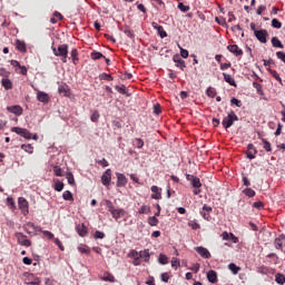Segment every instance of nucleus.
<instances>
[{
  "label": "nucleus",
  "mask_w": 285,
  "mask_h": 285,
  "mask_svg": "<svg viewBox=\"0 0 285 285\" xmlns=\"http://www.w3.org/2000/svg\"><path fill=\"white\" fill-rule=\"evenodd\" d=\"M238 120H239V117H237V116L235 115V111H230V112L227 115V117H225V118L223 119V127L226 128V129H228V128H230V127L235 124V121H238Z\"/></svg>",
  "instance_id": "1"
},
{
  "label": "nucleus",
  "mask_w": 285,
  "mask_h": 285,
  "mask_svg": "<svg viewBox=\"0 0 285 285\" xmlns=\"http://www.w3.org/2000/svg\"><path fill=\"white\" fill-rule=\"evenodd\" d=\"M56 57H61V61L63 63H67V61H68V45H60L58 47V53H56Z\"/></svg>",
  "instance_id": "2"
},
{
  "label": "nucleus",
  "mask_w": 285,
  "mask_h": 285,
  "mask_svg": "<svg viewBox=\"0 0 285 285\" xmlns=\"http://www.w3.org/2000/svg\"><path fill=\"white\" fill-rule=\"evenodd\" d=\"M12 132H16L17 135H20V137H24V139H32V134L30 130L21 127H12Z\"/></svg>",
  "instance_id": "3"
},
{
  "label": "nucleus",
  "mask_w": 285,
  "mask_h": 285,
  "mask_svg": "<svg viewBox=\"0 0 285 285\" xmlns=\"http://www.w3.org/2000/svg\"><path fill=\"white\" fill-rule=\"evenodd\" d=\"M16 238L18 244H20V246H30V239H28V236H26L23 233H16Z\"/></svg>",
  "instance_id": "4"
},
{
  "label": "nucleus",
  "mask_w": 285,
  "mask_h": 285,
  "mask_svg": "<svg viewBox=\"0 0 285 285\" xmlns=\"http://www.w3.org/2000/svg\"><path fill=\"white\" fill-rule=\"evenodd\" d=\"M254 36L256 37V39H258L261 43H266V37H268V31L266 29H261L258 31H255Z\"/></svg>",
  "instance_id": "5"
},
{
  "label": "nucleus",
  "mask_w": 285,
  "mask_h": 285,
  "mask_svg": "<svg viewBox=\"0 0 285 285\" xmlns=\"http://www.w3.org/2000/svg\"><path fill=\"white\" fill-rule=\"evenodd\" d=\"M18 206L22 213V215H28L30 210L28 209V200L23 197L18 199Z\"/></svg>",
  "instance_id": "6"
},
{
  "label": "nucleus",
  "mask_w": 285,
  "mask_h": 285,
  "mask_svg": "<svg viewBox=\"0 0 285 285\" xmlns=\"http://www.w3.org/2000/svg\"><path fill=\"white\" fill-rule=\"evenodd\" d=\"M111 179H112V170L107 169L101 176L102 186H110Z\"/></svg>",
  "instance_id": "7"
},
{
  "label": "nucleus",
  "mask_w": 285,
  "mask_h": 285,
  "mask_svg": "<svg viewBox=\"0 0 285 285\" xmlns=\"http://www.w3.org/2000/svg\"><path fill=\"white\" fill-rule=\"evenodd\" d=\"M116 177H117L116 186L118 188H124V186H126L128 184V178H126V176L124 174L117 173Z\"/></svg>",
  "instance_id": "8"
},
{
  "label": "nucleus",
  "mask_w": 285,
  "mask_h": 285,
  "mask_svg": "<svg viewBox=\"0 0 285 285\" xmlns=\"http://www.w3.org/2000/svg\"><path fill=\"white\" fill-rule=\"evenodd\" d=\"M196 253H198V255H200V257H203L204 259H210V252L202 246L195 247Z\"/></svg>",
  "instance_id": "9"
},
{
  "label": "nucleus",
  "mask_w": 285,
  "mask_h": 285,
  "mask_svg": "<svg viewBox=\"0 0 285 285\" xmlns=\"http://www.w3.org/2000/svg\"><path fill=\"white\" fill-rule=\"evenodd\" d=\"M8 112H11L12 115H17L18 117L23 115V108L19 105L9 106L7 107Z\"/></svg>",
  "instance_id": "10"
},
{
  "label": "nucleus",
  "mask_w": 285,
  "mask_h": 285,
  "mask_svg": "<svg viewBox=\"0 0 285 285\" xmlns=\"http://www.w3.org/2000/svg\"><path fill=\"white\" fill-rule=\"evenodd\" d=\"M227 50L229 52H232L233 55H235V57H242V55H244V51L242 49H239V47L237 45L227 46Z\"/></svg>",
  "instance_id": "11"
},
{
  "label": "nucleus",
  "mask_w": 285,
  "mask_h": 285,
  "mask_svg": "<svg viewBox=\"0 0 285 285\" xmlns=\"http://www.w3.org/2000/svg\"><path fill=\"white\" fill-rule=\"evenodd\" d=\"M153 28L157 30L160 39H166V37H168V33H166L164 27L159 26L157 22H153Z\"/></svg>",
  "instance_id": "12"
},
{
  "label": "nucleus",
  "mask_w": 285,
  "mask_h": 285,
  "mask_svg": "<svg viewBox=\"0 0 285 285\" xmlns=\"http://www.w3.org/2000/svg\"><path fill=\"white\" fill-rule=\"evenodd\" d=\"M255 155H257V149H255L254 144H249L247 146V159H255Z\"/></svg>",
  "instance_id": "13"
},
{
  "label": "nucleus",
  "mask_w": 285,
  "mask_h": 285,
  "mask_svg": "<svg viewBox=\"0 0 285 285\" xmlns=\"http://www.w3.org/2000/svg\"><path fill=\"white\" fill-rule=\"evenodd\" d=\"M173 60L175 61L176 67L180 70H184V68H186V61H184L181 57H179V55H175Z\"/></svg>",
  "instance_id": "14"
},
{
  "label": "nucleus",
  "mask_w": 285,
  "mask_h": 285,
  "mask_svg": "<svg viewBox=\"0 0 285 285\" xmlns=\"http://www.w3.org/2000/svg\"><path fill=\"white\" fill-rule=\"evenodd\" d=\"M37 99L41 104H48L50 101V97L48 96V94H46L43 91H38L37 92Z\"/></svg>",
  "instance_id": "15"
},
{
  "label": "nucleus",
  "mask_w": 285,
  "mask_h": 285,
  "mask_svg": "<svg viewBox=\"0 0 285 285\" xmlns=\"http://www.w3.org/2000/svg\"><path fill=\"white\" fill-rule=\"evenodd\" d=\"M76 232L78 233V235L80 237H86V235H88V228L83 224L77 225L76 226Z\"/></svg>",
  "instance_id": "16"
},
{
  "label": "nucleus",
  "mask_w": 285,
  "mask_h": 285,
  "mask_svg": "<svg viewBox=\"0 0 285 285\" xmlns=\"http://www.w3.org/2000/svg\"><path fill=\"white\" fill-rule=\"evenodd\" d=\"M124 215H126V209H124V208L116 209L111 214L112 218L116 219V222H119V219H121V217H124Z\"/></svg>",
  "instance_id": "17"
},
{
  "label": "nucleus",
  "mask_w": 285,
  "mask_h": 285,
  "mask_svg": "<svg viewBox=\"0 0 285 285\" xmlns=\"http://www.w3.org/2000/svg\"><path fill=\"white\" fill-rule=\"evenodd\" d=\"M207 279L210 284H217V272L213 269L207 272Z\"/></svg>",
  "instance_id": "18"
},
{
  "label": "nucleus",
  "mask_w": 285,
  "mask_h": 285,
  "mask_svg": "<svg viewBox=\"0 0 285 285\" xmlns=\"http://www.w3.org/2000/svg\"><path fill=\"white\" fill-rule=\"evenodd\" d=\"M284 239H285L284 234H282L278 238L275 239L274 245H275V248H277V250H282V247L284 246Z\"/></svg>",
  "instance_id": "19"
},
{
  "label": "nucleus",
  "mask_w": 285,
  "mask_h": 285,
  "mask_svg": "<svg viewBox=\"0 0 285 285\" xmlns=\"http://www.w3.org/2000/svg\"><path fill=\"white\" fill-rule=\"evenodd\" d=\"M223 77L226 83H229V86H234V88H237V82H235V79L233 78V76L224 72Z\"/></svg>",
  "instance_id": "20"
},
{
  "label": "nucleus",
  "mask_w": 285,
  "mask_h": 285,
  "mask_svg": "<svg viewBox=\"0 0 285 285\" xmlns=\"http://www.w3.org/2000/svg\"><path fill=\"white\" fill-rule=\"evenodd\" d=\"M1 85L3 86L4 90H12V80L8 78H3L1 80Z\"/></svg>",
  "instance_id": "21"
},
{
  "label": "nucleus",
  "mask_w": 285,
  "mask_h": 285,
  "mask_svg": "<svg viewBox=\"0 0 285 285\" xmlns=\"http://www.w3.org/2000/svg\"><path fill=\"white\" fill-rule=\"evenodd\" d=\"M16 48H17V50H19V52H26V42L17 39Z\"/></svg>",
  "instance_id": "22"
},
{
  "label": "nucleus",
  "mask_w": 285,
  "mask_h": 285,
  "mask_svg": "<svg viewBox=\"0 0 285 285\" xmlns=\"http://www.w3.org/2000/svg\"><path fill=\"white\" fill-rule=\"evenodd\" d=\"M272 46H273V48L284 49V45L282 43V41L277 37L272 38Z\"/></svg>",
  "instance_id": "23"
},
{
  "label": "nucleus",
  "mask_w": 285,
  "mask_h": 285,
  "mask_svg": "<svg viewBox=\"0 0 285 285\" xmlns=\"http://www.w3.org/2000/svg\"><path fill=\"white\" fill-rule=\"evenodd\" d=\"M139 257L145 259V262H150V250L149 249L140 250Z\"/></svg>",
  "instance_id": "24"
},
{
  "label": "nucleus",
  "mask_w": 285,
  "mask_h": 285,
  "mask_svg": "<svg viewBox=\"0 0 285 285\" xmlns=\"http://www.w3.org/2000/svg\"><path fill=\"white\" fill-rule=\"evenodd\" d=\"M158 264L166 266V264H168V256H166V254H159Z\"/></svg>",
  "instance_id": "25"
},
{
  "label": "nucleus",
  "mask_w": 285,
  "mask_h": 285,
  "mask_svg": "<svg viewBox=\"0 0 285 285\" xmlns=\"http://www.w3.org/2000/svg\"><path fill=\"white\" fill-rule=\"evenodd\" d=\"M66 179H67L69 186H75V184H76L75 183V175H72V171H68L66 174Z\"/></svg>",
  "instance_id": "26"
},
{
  "label": "nucleus",
  "mask_w": 285,
  "mask_h": 285,
  "mask_svg": "<svg viewBox=\"0 0 285 285\" xmlns=\"http://www.w3.org/2000/svg\"><path fill=\"white\" fill-rule=\"evenodd\" d=\"M102 282H110V284H115V276L110 273L105 274V276L101 277Z\"/></svg>",
  "instance_id": "27"
},
{
  "label": "nucleus",
  "mask_w": 285,
  "mask_h": 285,
  "mask_svg": "<svg viewBox=\"0 0 285 285\" xmlns=\"http://www.w3.org/2000/svg\"><path fill=\"white\" fill-rule=\"evenodd\" d=\"M229 271H232L233 275H237L242 271V267L235 265V263H230L228 265Z\"/></svg>",
  "instance_id": "28"
},
{
  "label": "nucleus",
  "mask_w": 285,
  "mask_h": 285,
  "mask_svg": "<svg viewBox=\"0 0 285 285\" xmlns=\"http://www.w3.org/2000/svg\"><path fill=\"white\" fill-rule=\"evenodd\" d=\"M62 198L65 199V202H73L75 197L72 196V193L70 190H66L62 194Z\"/></svg>",
  "instance_id": "29"
},
{
  "label": "nucleus",
  "mask_w": 285,
  "mask_h": 285,
  "mask_svg": "<svg viewBox=\"0 0 285 285\" xmlns=\"http://www.w3.org/2000/svg\"><path fill=\"white\" fill-rule=\"evenodd\" d=\"M193 188H202V180H199V177L195 176L193 180L190 181Z\"/></svg>",
  "instance_id": "30"
},
{
  "label": "nucleus",
  "mask_w": 285,
  "mask_h": 285,
  "mask_svg": "<svg viewBox=\"0 0 285 285\" xmlns=\"http://www.w3.org/2000/svg\"><path fill=\"white\" fill-rule=\"evenodd\" d=\"M91 59H94V61H97V59H106V56L99 51H94L91 52Z\"/></svg>",
  "instance_id": "31"
},
{
  "label": "nucleus",
  "mask_w": 285,
  "mask_h": 285,
  "mask_svg": "<svg viewBox=\"0 0 285 285\" xmlns=\"http://www.w3.org/2000/svg\"><path fill=\"white\" fill-rule=\"evenodd\" d=\"M179 266H181V262L179 261V258L173 257L171 258V268H175V271H177V268H179Z\"/></svg>",
  "instance_id": "32"
},
{
  "label": "nucleus",
  "mask_w": 285,
  "mask_h": 285,
  "mask_svg": "<svg viewBox=\"0 0 285 285\" xmlns=\"http://www.w3.org/2000/svg\"><path fill=\"white\" fill-rule=\"evenodd\" d=\"M206 95L207 97H210L212 99H214V97H217V91H215V88L208 87L206 90Z\"/></svg>",
  "instance_id": "33"
},
{
  "label": "nucleus",
  "mask_w": 285,
  "mask_h": 285,
  "mask_svg": "<svg viewBox=\"0 0 285 285\" xmlns=\"http://www.w3.org/2000/svg\"><path fill=\"white\" fill-rule=\"evenodd\" d=\"M268 72L274 77V79H276V81H278L282 86V77H279V73H277L275 70L273 69H267Z\"/></svg>",
  "instance_id": "34"
},
{
  "label": "nucleus",
  "mask_w": 285,
  "mask_h": 285,
  "mask_svg": "<svg viewBox=\"0 0 285 285\" xmlns=\"http://www.w3.org/2000/svg\"><path fill=\"white\" fill-rule=\"evenodd\" d=\"M78 250L79 253H83L85 255H88V253H90V247L87 245H80L78 246Z\"/></svg>",
  "instance_id": "35"
},
{
  "label": "nucleus",
  "mask_w": 285,
  "mask_h": 285,
  "mask_svg": "<svg viewBox=\"0 0 285 285\" xmlns=\"http://www.w3.org/2000/svg\"><path fill=\"white\" fill-rule=\"evenodd\" d=\"M99 79L101 80V81H112V76H110V75H108V73H106V72H102V73H100V76H99Z\"/></svg>",
  "instance_id": "36"
},
{
  "label": "nucleus",
  "mask_w": 285,
  "mask_h": 285,
  "mask_svg": "<svg viewBox=\"0 0 285 285\" xmlns=\"http://www.w3.org/2000/svg\"><path fill=\"white\" fill-rule=\"evenodd\" d=\"M275 282L277 284L284 285L285 284V276L283 274H276Z\"/></svg>",
  "instance_id": "37"
},
{
  "label": "nucleus",
  "mask_w": 285,
  "mask_h": 285,
  "mask_svg": "<svg viewBox=\"0 0 285 285\" xmlns=\"http://www.w3.org/2000/svg\"><path fill=\"white\" fill-rule=\"evenodd\" d=\"M149 226H157V224H159V219H157V217L155 216H150L148 219H147Z\"/></svg>",
  "instance_id": "38"
},
{
  "label": "nucleus",
  "mask_w": 285,
  "mask_h": 285,
  "mask_svg": "<svg viewBox=\"0 0 285 285\" xmlns=\"http://www.w3.org/2000/svg\"><path fill=\"white\" fill-rule=\"evenodd\" d=\"M55 190H57V193H61V190H63V183L61 180H57L55 183Z\"/></svg>",
  "instance_id": "39"
},
{
  "label": "nucleus",
  "mask_w": 285,
  "mask_h": 285,
  "mask_svg": "<svg viewBox=\"0 0 285 285\" xmlns=\"http://www.w3.org/2000/svg\"><path fill=\"white\" fill-rule=\"evenodd\" d=\"M253 87L257 90L258 95L264 96V89L262 88L261 83L253 82Z\"/></svg>",
  "instance_id": "40"
},
{
  "label": "nucleus",
  "mask_w": 285,
  "mask_h": 285,
  "mask_svg": "<svg viewBox=\"0 0 285 285\" xmlns=\"http://www.w3.org/2000/svg\"><path fill=\"white\" fill-rule=\"evenodd\" d=\"M262 142L264 144V146H263V148H264V150H266V153H271V150H273L272 148H271V142L268 141V140H266V139H262Z\"/></svg>",
  "instance_id": "41"
},
{
  "label": "nucleus",
  "mask_w": 285,
  "mask_h": 285,
  "mask_svg": "<svg viewBox=\"0 0 285 285\" xmlns=\"http://www.w3.org/2000/svg\"><path fill=\"white\" fill-rule=\"evenodd\" d=\"M178 10H180V12H188V10H190V6H185L184 2H179Z\"/></svg>",
  "instance_id": "42"
},
{
  "label": "nucleus",
  "mask_w": 285,
  "mask_h": 285,
  "mask_svg": "<svg viewBox=\"0 0 285 285\" xmlns=\"http://www.w3.org/2000/svg\"><path fill=\"white\" fill-rule=\"evenodd\" d=\"M140 215H148V213H150V207L148 206H141L139 212H138Z\"/></svg>",
  "instance_id": "43"
},
{
  "label": "nucleus",
  "mask_w": 285,
  "mask_h": 285,
  "mask_svg": "<svg viewBox=\"0 0 285 285\" xmlns=\"http://www.w3.org/2000/svg\"><path fill=\"white\" fill-rule=\"evenodd\" d=\"M188 226L193 229V230H198V228H202V226L197 223V222H189Z\"/></svg>",
  "instance_id": "44"
},
{
  "label": "nucleus",
  "mask_w": 285,
  "mask_h": 285,
  "mask_svg": "<svg viewBox=\"0 0 285 285\" xmlns=\"http://www.w3.org/2000/svg\"><path fill=\"white\" fill-rule=\"evenodd\" d=\"M244 195H246V197H255V190L250 189V188H246L244 189Z\"/></svg>",
  "instance_id": "45"
},
{
  "label": "nucleus",
  "mask_w": 285,
  "mask_h": 285,
  "mask_svg": "<svg viewBox=\"0 0 285 285\" xmlns=\"http://www.w3.org/2000/svg\"><path fill=\"white\" fill-rule=\"evenodd\" d=\"M230 104L233 106H236L237 108H242V100L237 99V98H232L230 99Z\"/></svg>",
  "instance_id": "46"
},
{
  "label": "nucleus",
  "mask_w": 285,
  "mask_h": 285,
  "mask_svg": "<svg viewBox=\"0 0 285 285\" xmlns=\"http://www.w3.org/2000/svg\"><path fill=\"white\" fill-rule=\"evenodd\" d=\"M94 237L95 239H104V237H106V234H104V232L96 230Z\"/></svg>",
  "instance_id": "47"
},
{
  "label": "nucleus",
  "mask_w": 285,
  "mask_h": 285,
  "mask_svg": "<svg viewBox=\"0 0 285 285\" xmlns=\"http://www.w3.org/2000/svg\"><path fill=\"white\" fill-rule=\"evenodd\" d=\"M272 28H276L277 30H279V28H282V23L279 22V20L274 18L272 20Z\"/></svg>",
  "instance_id": "48"
},
{
  "label": "nucleus",
  "mask_w": 285,
  "mask_h": 285,
  "mask_svg": "<svg viewBox=\"0 0 285 285\" xmlns=\"http://www.w3.org/2000/svg\"><path fill=\"white\" fill-rule=\"evenodd\" d=\"M115 89H116L117 92H119L120 95H126V85L116 86Z\"/></svg>",
  "instance_id": "49"
},
{
  "label": "nucleus",
  "mask_w": 285,
  "mask_h": 285,
  "mask_svg": "<svg viewBox=\"0 0 285 285\" xmlns=\"http://www.w3.org/2000/svg\"><path fill=\"white\" fill-rule=\"evenodd\" d=\"M0 77L8 79V77H10V71L6 70V68H0Z\"/></svg>",
  "instance_id": "50"
},
{
  "label": "nucleus",
  "mask_w": 285,
  "mask_h": 285,
  "mask_svg": "<svg viewBox=\"0 0 285 285\" xmlns=\"http://www.w3.org/2000/svg\"><path fill=\"white\" fill-rule=\"evenodd\" d=\"M160 279H161V282H165V284H168V279H170V274H168V273H163V274L160 275Z\"/></svg>",
  "instance_id": "51"
},
{
  "label": "nucleus",
  "mask_w": 285,
  "mask_h": 285,
  "mask_svg": "<svg viewBox=\"0 0 285 285\" xmlns=\"http://www.w3.org/2000/svg\"><path fill=\"white\" fill-rule=\"evenodd\" d=\"M53 173H55L56 177H61L63 175L61 167H59V166L53 167Z\"/></svg>",
  "instance_id": "52"
},
{
  "label": "nucleus",
  "mask_w": 285,
  "mask_h": 285,
  "mask_svg": "<svg viewBox=\"0 0 285 285\" xmlns=\"http://www.w3.org/2000/svg\"><path fill=\"white\" fill-rule=\"evenodd\" d=\"M42 235H45V237H47L48 239H55V234L49 230H42Z\"/></svg>",
  "instance_id": "53"
},
{
  "label": "nucleus",
  "mask_w": 285,
  "mask_h": 285,
  "mask_svg": "<svg viewBox=\"0 0 285 285\" xmlns=\"http://www.w3.org/2000/svg\"><path fill=\"white\" fill-rule=\"evenodd\" d=\"M97 164H99V166H102V168H108L109 166L108 160H106V158L98 160Z\"/></svg>",
  "instance_id": "54"
},
{
  "label": "nucleus",
  "mask_w": 285,
  "mask_h": 285,
  "mask_svg": "<svg viewBox=\"0 0 285 285\" xmlns=\"http://www.w3.org/2000/svg\"><path fill=\"white\" fill-rule=\"evenodd\" d=\"M134 144L136 145V147L138 148H144V141L141 140V138H136L134 140Z\"/></svg>",
  "instance_id": "55"
},
{
  "label": "nucleus",
  "mask_w": 285,
  "mask_h": 285,
  "mask_svg": "<svg viewBox=\"0 0 285 285\" xmlns=\"http://www.w3.org/2000/svg\"><path fill=\"white\" fill-rule=\"evenodd\" d=\"M91 121H99V111H94L91 117H90Z\"/></svg>",
  "instance_id": "56"
},
{
  "label": "nucleus",
  "mask_w": 285,
  "mask_h": 285,
  "mask_svg": "<svg viewBox=\"0 0 285 285\" xmlns=\"http://www.w3.org/2000/svg\"><path fill=\"white\" fill-rule=\"evenodd\" d=\"M161 108L159 107V104L154 105V115H160Z\"/></svg>",
  "instance_id": "57"
},
{
  "label": "nucleus",
  "mask_w": 285,
  "mask_h": 285,
  "mask_svg": "<svg viewBox=\"0 0 285 285\" xmlns=\"http://www.w3.org/2000/svg\"><path fill=\"white\" fill-rule=\"evenodd\" d=\"M180 57H183V59H188V50L180 48Z\"/></svg>",
  "instance_id": "58"
},
{
  "label": "nucleus",
  "mask_w": 285,
  "mask_h": 285,
  "mask_svg": "<svg viewBox=\"0 0 285 285\" xmlns=\"http://www.w3.org/2000/svg\"><path fill=\"white\" fill-rule=\"evenodd\" d=\"M200 265L198 263L194 264L189 271H193L194 273H199Z\"/></svg>",
  "instance_id": "59"
},
{
  "label": "nucleus",
  "mask_w": 285,
  "mask_h": 285,
  "mask_svg": "<svg viewBox=\"0 0 285 285\" xmlns=\"http://www.w3.org/2000/svg\"><path fill=\"white\" fill-rule=\"evenodd\" d=\"M53 242L56 245H58L60 250H65L63 244H61V240H59V238H53Z\"/></svg>",
  "instance_id": "60"
},
{
  "label": "nucleus",
  "mask_w": 285,
  "mask_h": 285,
  "mask_svg": "<svg viewBox=\"0 0 285 285\" xmlns=\"http://www.w3.org/2000/svg\"><path fill=\"white\" fill-rule=\"evenodd\" d=\"M125 35L129 37V39H135V33L130 29H126Z\"/></svg>",
  "instance_id": "61"
},
{
  "label": "nucleus",
  "mask_w": 285,
  "mask_h": 285,
  "mask_svg": "<svg viewBox=\"0 0 285 285\" xmlns=\"http://www.w3.org/2000/svg\"><path fill=\"white\" fill-rule=\"evenodd\" d=\"M129 257H132L134 259H136L137 257H139V252L132 249V250L129 253Z\"/></svg>",
  "instance_id": "62"
},
{
  "label": "nucleus",
  "mask_w": 285,
  "mask_h": 285,
  "mask_svg": "<svg viewBox=\"0 0 285 285\" xmlns=\"http://www.w3.org/2000/svg\"><path fill=\"white\" fill-rule=\"evenodd\" d=\"M70 55H71V58H72L73 63H75V61H77V55H78L77 49H72Z\"/></svg>",
  "instance_id": "63"
},
{
  "label": "nucleus",
  "mask_w": 285,
  "mask_h": 285,
  "mask_svg": "<svg viewBox=\"0 0 285 285\" xmlns=\"http://www.w3.org/2000/svg\"><path fill=\"white\" fill-rule=\"evenodd\" d=\"M222 237H223V239H224L225 242H228V239H230V234H228V232H224V233L222 234Z\"/></svg>",
  "instance_id": "64"
}]
</instances>
